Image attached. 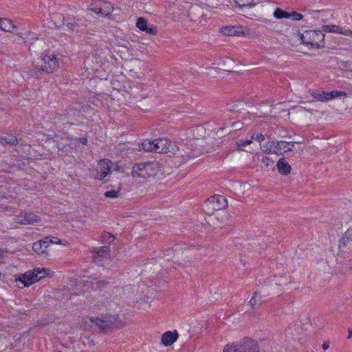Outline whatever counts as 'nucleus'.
<instances>
[{
	"label": "nucleus",
	"mask_w": 352,
	"mask_h": 352,
	"mask_svg": "<svg viewBox=\"0 0 352 352\" xmlns=\"http://www.w3.org/2000/svg\"><path fill=\"white\" fill-rule=\"evenodd\" d=\"M39 67L40 68H33L30 70L32 76L38 78L41 72L47 74L53 73L59 67L58 60L53 52L45 51L42 54Z\"/></svg>",
	"instance_id": "nucleus-1"
},
{
	"label": "nucleus",
	"mask_w": 352,
	"mask_h": 352,
	"mask_svg": "<svg viewBox=\"0 0 352 352\" xmlns=\"http://www.w3.org/2000/svg\"><path fill=\"white\" fill-rule=\"evenodd\" d=\"M90 322L98 326L100 331H105L111 328H121L124 322L118 315L105 314L101 317H91Z\"/></svg>",
	"instance_id": "nucleus-2"
},
{
	"label": "nucleus",
	"mask_w": 352,
	"mask_h": 352,
	"mask_svg": "<svg viewBox=\"0 0 352 352\" xmlns=\"http://www.w3.org/2000/svg\"><path fill=\"white\" fill-rule=\"evenodd\" d=\"M159 169V164L156 162L136 163L133 166L131 175L133 177L146 179L155 175Z\"/></svg>",
	"instance_id": "nucleus-3"
},
{
	"label": "nucleus",
	"mask_w": 352,
	"mask_h": 352,
	"mask_svg": "<svg viewBox=\"0 0 352 352\" xmlns=\"http://www.w3.org/2000/svg\"><path fill=\"white\" fill-rule=\"evenodd\" d=\"M324 34L320 30H307L300 34L302 43L319 48L324 43Z\"/></svg>",
	"instance_id": "nucleus-4"
},
{
	"label": "nucleus",
	"mask_w": 352,
	"mask_h": 352,
	"mask_svg": "<svg viewBox=\"0 0 352 352\" xmlns=\"http://www.w3.org/2000/svg\"><path fill=\"white\" fill-rule=\"evenodd\" d=\"M63 25L72 32H78L87 26V19L84 17L67 16L63 17Z\"/></svg>",
	"instance_id": "nucleus-5"
},
{
	"label": "nucleus",
	"mask_w": 352,
	"mask_h": 352,
	"mask_svg": "<svg viewBox=\"0 0 352 352\" xmlns=\"http://www.w3.org/2000/svg\"><path fill=\"white\" fill-rule=\"evenodd\" d=\"M16 281L19 284V287H29L38 281V274L33 272V271H29L19 276L16 279Z\"/></svg>",
	"instance_id": "nucleus-6"
},
{
	"label": "nucleus",
	"mask_w": 352,
	"mask_h": 352,
	"mask_svg": "<svg viewBox=\"0 0 352 352\" xmlns=\"http://www.w3.org/2000/svg\"><path fill=\"white\" fill-rule=\"evenodd\" d=\"M206 204L214 210H220L228 206V201L224 196L214 195L207 200Z\"/></svg>",
	"instance_id": "nucleus-7"
},
{
	"label": "nucleus",
	"mask_w": 352,
	"mask_h": 352,
	"mask_svg": "<svg viewBox=\"0 0 352 352\" xmlns=\"http://www.w3.org/2000/svg\"><path fill=\"white\" fill-rule=\"evenodd\" d=\"M270 148L268 150L266 148L265 152L267 153H276V154H282V151H292V148H289L290 143L285 141H279V142H269Z\"/></svg>",
	"instance_id": "nucleus-8"
},
{
	"label": "nucleus",
	"mask_w": 352,
	"mask_h": 352,
	"mask_svg": "<svg viewBox=\"0 0 352 352\" xmlns=\"http://www.w3.org/2000/svg\"><path fill=\"white\" fill-rule=\"evenodd\" d=\"M239 352H258L256 341L250 338H244L239 342Z\"/></svg>",
	"instance_id": "nucleus-9"
},
{
	"label": "nucleus",
	"mask_w": 352,
	"mask_h": 352,
	"mask_svg": "<svg viewBox=\"0 0 352 352\" xmlns=\"http://www.w3.org/2000/svg\"><path fill=\"white\" fill-rule=\"evenodd\" d=\"M110 248L104 245L100 248H93L91 252L93 254V259L95 261H100L104 258H108L110 256Z\"/></svg>",
	"instance_id": "nucleus-10"
},
{
	"label": "nucleus",
	"mask_w": 352,
	"mask_h": 352,
	"mask_svg": "<svg viewBox=\"0 0 352 352\" xmlns=\"http://www.w3.org/2000/svg\"><path fill=\"white\" fill-rule=\"evenodd\" d=\"M155 144L156 148L154 149V152L158 153H167L170 152V147L171 146V142L167 138H159L155 140Z\"/></svg>",
	"instance_id": "nucleus-11"
},
{
	"label": "nucleus",
	"mask_w": 352,
	"mask_h": 352,
	"mask_svg": "<svg viewBox=\"0 0 352 352\" xmlns=\"http://www.w3.org/2000/svg\"><path fill=\"white\" fill-rule=\"evenodd\" d=\"M89 10L96 14L109 16L113 12V6L110 2L102 1L100 3V7L91 8Z\"/></svg>",
	"instance_id": "nucleus-12"
},
{
	"label": "nucleus",
	"mask_w": 352,
	"mask_h": 352,
	"mask_svg": "<svg viewBox=\"0 0 352 352\" xmlns=\"http://www.w3.org/2000/svg\"><path fill=\"white\" fill-rule=\"evenodd\" d=\"M322 32H333L344 34L345 36H352V30H344L342 27L336 25H327L322 26Z\"/></svg>",
	"instance_id": "nucleus-13"
},
{
	"label": "nucleus",
	"mask_w": 352,
	"mask_h": 352,
	"mask_svg": "<svg viewBox=\"0 0 352 352\" xmlns=\"http://www.w3.org/2000/svg\"><path fill=\"white\" fill-rule=\"evenodd\" d=\"M179 334L176 330L173 331H166L161 338V342L166 346L172 345L178 338Z\"/></svg>",
	"instance_id": "nucleus-14"
},
{
	"label": "nucleus",
	"mask_w": 352,
	"mask_h": 352,
	"mask_svg": "<svg viewBox=\"0 0 352 352\" xmlns=\"http://www.w3.org/2000/svg\"><path fill=\"white\" fill-rule=\"evenodd\" d=\"M277 168L278 172L284 175H287L290 173L292 168L291 166L287 163L284 157H281L277 162Z\"/></svg>",
	"instance_id": "nucleus-15"
},
{
	"label": "nucleus",
	"mask_w": 352,
	"mask_h": 352,
	"mask_svg": "<svg viewBox=\"0 0 352 352\" xmlns=\"http://www.w3.org/2000/svg\"><path fill=\"white\" fill-rule=\"evenodd\" d=\"M41 242L43 248L44 249L45 254H47V248L49 247L50 244H60L61 241L57 237L48 236L43 238L41 240H39Z\"/></svg>",
	"instance_id": "nucleus-16"
},
{
	"label": "nucleus",
	"mask_w": 352,
	"mask_h": 352,
	"mask_svg": "<svg viewBox=\"0 0 352 352\" xmlns=\"http://www.w3.org/2000/svg\"><path fill=\"white\" fill-rule=\"evenodd\" d=\"M240 26H226L221 28V32L227 36H236L243 33Z\"/></svg>",
	"instance_id": "nucleus-17"
},
{
	"label": "nucleus",
	"mask_w": 352,
	"mask_h": 352,
	"mask_svg": "<svg viewBox=\"0 0 352 352\" xmlns=\"http://www.w3.org/2000/svg\"><path fill=\"white\" fill-rule=\"evenodd\" d=\"M346 246H352V229H348L340 241V248Z\"/></svg>",
	"instance_id": "nucleus-18"
},
{
	"label": "nucleus",
	"mask_w": 352,
	"mask_h": 352,
	"mask_svg": "<svg viewBox=\"0 0 352 352\" xmlns=\"http://www.w3.org/2000/svg\"><path fill=\"white\" fill-rule=\"evenodd\" d=\"M16 26L12 21L6 18H0V30L10 32Z\"/></svg>",
	"instance_id": "nucleus-19"
},
{
	"label": "nucleus",
	"mask_w": 352,
	"mask_h": 352,
	"mask_svg": "<svg viewBox=\"0 0 352 352\" xmlns=\"http://www.w3.org/2000/svg\"><path fill=\"white\" fill-rule=\"evenodd\" d=\"M112 165V161L107 158H104L98 162L100 170L108 174L111 172Z\"/></svg>",
	"instance_id": "nucleus-20"
},
{
	"label": "nucleus",
	"mask_w": 352,
	"mask_h": 352,
	"mask_svg": "<svg viewBox=\"0 0 352 352\" xmlns=\"http://www.w3.org/2000/svg\"><path fill=\"white\" fill-rule=\"evenodd\" d=\"M40 221V217L33 212H26L24 214L23 219L21 223L23 224H32Z\"/></svg>",
	"instance_id": "nucleus-21"
},
{
	"label": "nucleus",
	"mask_w": 352,
	"mask_h": 352,
	"mask_svg": "<svg viewBox=\"0 0 352 352\" xmlns=\"http://www.w3.org/2000/svg\"><path fill=\"white\" fill-rule=\"evenodd\" d=\"M310 94L317 100L321 102H326L329 100V99H327L328 96L326 95L328 92L320 90H312L310 91Z\"/></svg>",
	"instance_id": "nucleus-22"
},
{
	"label": "nucleus",
	"mask_w": 352,
	"mask_h": 352,
	"mask_svg": "<svg viewBox=\"0 0 352 352\" xmlns=\"http://www.w3.org/2000/svg\"><path fill=\"white\" fill-rule=\"evenodd\" d=\"M18 142V139L12 135H8V136L0 138V143L3 145L9 144L11 146H16Z\"/></svg>",
	"instance_id": "nucleus-23"
},
{
	"label": "nucleus",
	"mask_w": 352,
	"mask_h": 352,
	"mask_svg": "<svg viewBox=\"0 0 352 352\" xmlns=\"http://www.w3.org/2000/svg\"><path fill=\"white\" fill-rule=\"evenodd\" d=\"M116 239V237L111 233L104 231L101 234V242L103 244H112Z\"/></svg>",
	"instance_id": "nucleus-24"
},
{
	"label": "nucleus",
	"mask_w": 352,
	"mask_h": 352,
	"mask_svg": "<svg viewBox=\"0 0 352 352\" xmlns=\"http://www.w3.org/2000/svg\"><path fill=\"white\" fill-rule=\"evenodd\" d=\"M142 148L147 152H154V149L156 148L155 144V140L151 141L150 140H146L142 143Z\"/></svg>",
	"instance_id": "nucleus-25"
},
{
	"label": "nucleus",
	"mask_w": 352,
	"mask_h": 352,
	"mask_svg": "<svg viewBox=\"0 0 352 352\" xmlns=\"http://www.w3.org/2000/svg\"><path fill=\"white\" fill-rule=\"evenodd\" d=\"M289 12H287L281 8H277L274 12V16L276 19H289Z\"/></svg>",
	"instance_id": "nucleus-26"
},
{
	"label": "nucleus",
	"mask_w": 352,
	"mask_h": 352,
	"mask_svg": "<svg viewBox=\"0 0 352 352\" xmlns=\"http://www.w3.org/2000/svg\"><path fill=\"white\" fill-rule=\"evenodd\" d=\"M33 272L36 273L38 274V280H40L41 278L46 277L49 275L50 270L45 269V268H34L33 270Z\"/></svg>",
	"instance_id": "nucleus-27"
},
{
	"label": "nucleus",
	"mask_w": 352,
	"mask_h": 352,
	"mask_svg": "<svg viewBox=\"0 0 352 352\" xmlns=\"http://www.w3.org/2000/svg\"><path fill=\"white\" fill-rule=\"evenodd\" d=\"M326 95L328 96L327 99L330 100L340 96H346V94L342 91H331L328 92V94Z\"/></svg>",
	"instance_id": "nucleus-28"
},
{
	"label": "nucleus",
	"mask_w": 352,
	"mask_h": 352,
	"mask_svg": "<svg viewBox=\"0 0 352 352\" xmlns=\"http://www.w3.org/2000/svg\"><path fill=\"white\" fill-rule=\"evenodd\" d=\"M223 352H239V344H228L224 349Z\"/></svg>",
	"instance_id": "nucleus-29"
},
{
	"label": "nucleus",
	"mask_w": 352,
	"mask_h": 352,
	"mask_svg": "<svg viewBox=\"0 0 352 352\" xmlns=\"http://www.w3.org/2000/svg\"><path fill=\"white\" fill-rule=\"evenodd\" d=\"M235 3L239 8H243L247 6H252L254 4L253 3V0H234Z\"/></svg>",
	"instance_id": "nucleus-30"
},
{
	"label": "nucleus",
	"mask_w": 352,
	"mask_h": 352,
	"mask_svg": "<svg viewBox=\"0 0 352 352\" xmlns=\"http://www.w3.org/2000/svg\"><path fill=\"white\" fill-rule=\"evenodd\" d=\"M32 250L38 254H45L44 249L43 248V246L41 245V242L39 241H36L33 243Z\"/></svg>",
	"instance_id": "nucleus-31"
},
{
	"label": "nucleus",
	"mask_w": 352,
	"mask_h": 352,
	"mask_svg": "<svg viewBox=\"0 0 352 352\" xmlns=\"http://www.w3.org/2000/svg\"><path fill=\"white\" fill-rule=\"evenodd\" d=\"M147 25H148V23L145 19H144L142 17H140L138 19L137 22H136V26L140 30L144 32L145 28H146Z\"/></svg>",
	"instance_id": "nucleus-32"
},
{
	"label": "nucleus",
	"mask_w": 352,
	"mask_h": 352,
	"mask_svg": "<svg viewBox=\"0 0 352 352\" xmlns=\"http://www.w3.org/2000/svg\"><path fill=\"white\" fill-rule=\"evenodd\" d=\"M144 32L151 35H156L157 34V29L156 26L148 23Z\"/></svg>",
	"instance_id": "nucleus-33"
},
{
	"label": "nucleus",
	"mask_w": 352,
	"mask_h": 352,
	"mask_svg": "<svg viewBox=\"0 0 352 352\" xmlns=\"http://www.w3.org/2000/svg\"><path fill=\"white\" fill-rule=\"evenodd\" d=\"M121 184H120L119 189H120ZM120 190H111L105 192L104 196L108 198H117L119 196Z\"/></svg>",
	"instance_id": "nucleus-34"
},
{
	"label": "nucleus",
	"mask_w": 352,
	"mask_h": 352,
	"mask_svg": "<svg viewBox=\"0 0 352 352\" xmlns=\"http://www.w3.org/2000/svg\"><path fill=\"white\" fill-rule=\"evenodd\" d=\"M252 142V140H239V142H236V146L237 149L243 150V147L250 144Z\"/></svg>",
	"instance_id": "nucleus-35"
},
{
	"label": "nucleus",
	"mask_w": 352,
	"mask_h": 352,
	"mask_svg": "<svg viewBox=\"0 0 352 352\" xmlns=\"http://www.w3.org/2000/svg\"><path fill=\"white\" fill-rule=\"evenodd\" d=\"M289 14V18L291 17L294 21H299L303 18L302 14L295 11L292 12Z\"/></svg>",
	"instance_id": "nucleus-36"
},
{
	"label": "nucleus",
	"mask_w": 352,
	"mask_h": 352,
	"mask_svg": "<svg viewBox=\"0 0 352 352\" xmlns=\"http://www.w3.org/2000/svg\"><path fill=\"white\" fill-rule=\"evenodd\" d=\"M252 139L255 140L258 142H262L265 140V136L262 133H256L254 134L252 137Z\"/></svg>",
	"instance_id": "nucleus-37"
},
{
	"label": "nucleus",
	"mask_w": 352,
	"mask_h": 352,
	"mask_svg": "<svg viewBox=\"0 0 352 352\" xmlns=\"http://www.w3.org/2000/svg\"><path fill=\"white\" fill-rule=\"evenodd\" d=\"M262 163L265 166H271L274 164V161L272 160H271L270 157H264L263 159H262Z\"/></svg>",
	"instance_id": "nucleus-38"
},
{
	"label": "nucleus",
	"mask_w": 352,
	"mask_h": 352,
	"mask_svg": "<svg viewBox=\"0 0 352 352\" xmlns=\"http://www.w3.org/2000/svg\"><path fill=\"white\" fill-rule=\"evenodd\" d=\"M109 281L107 280H100V281H98L96 283V285H97V287L98 289H102L104 288L107 285L109 284Z\"/></svg>",
	"instance_id": "nucleus-39"
},
{
	"label": "nucleus",
	"mask_w": 352,
	"mask_h": 352,
	"mask_svg": "<svg viewBox=\"0 0 352 352\" xmlns=\"http://www.w3.org/2000/svg\"><path fill=\"white\" fill-rule=\"evenodd\" d=\"M257 296V292H254L253 296L249 301V305L253 308L256 305V297Z\"/></svg>",
	"instance_id": "nucleus-40"
},
{
	"label": "nucleus",
	"mask_w": 352,
	"mask_h": 352,
	"mask_svg": "<svg viewBox=\"0 0 352 352\" xmlns=\"http://www.w3.org/2000/svg\"><path fill=\"white\" fill-rule=\"evenodd\" d=\"M75 141L78 142L83 145H86L88 142L87 138H76Z\"/></svg>",
	"instance_id": "nucleus-41"
},
{
	"label": "nucleus",
	"mask_w": 352,
	"mask_h": 352,
	"mask_svg": "<svg viewBox=\"0 0 352 352\" xmlns=\"http://www.w3.org/2000/svg\"><path fill=\"white\" fill-rule=\"evenodd\" d=\"M107 175L108 173L100 170V172L98 173V179L100 180L104 179Z\"/></svg>",
	"instance_id": "nucleus-42"
},
{
	"label": "nucleus",
	"mask_w": 352,
	"mask_h": 352,
	"mask_svg": "<svg viewBox=\"0 0 352 352\" xmlns=\"http://www.w3.org/2000/svg\"><path fill=\"white\" fill-rule=\"evenodd\" d=\"M113 170L121 173H124V167L122 166H119L118 164L116 165V167L113 168Z\"/></svg>",
	"instance_id": "nucleus-43"
},
{
	"label": "nucleus",
	"mask_w": 352,
	"mask_h": 352,
	"mask_svg": "<svg viewBox=\"0 0 352 352\" xmlns=\"http://www.w3.org/2000/svg\"><path fill=\"white\" fill-rule=\"evenodd\" d=\"M102 1H101V0H93L91 6H92V8L100 7V3Z\"/></svg>",
	"instance_id": "nucleus-44"
},
{
	"label": "nucleus",
	"mask_w": 352,
	"mask_h": 352,
	"mask_svg": "<svg viewBox=\"0 0 352 352\" xmlns=\"http://www.w3.org/2000/svg\"><path fill=\"white\" fill-rule=\"evenodd\" d=\"M329 341H325L322 343V347L324 350H327L329 347Z\"/></svg>",
	"instance_id": "nucleus-45"
},
{
	"label": "nucleus",
	"mask_w": 352,
	"mask_h": 352,
	"mask_svg": "<svg viewBox=\"0 0 352 352\" xmlns=\"http://www.w3.org/2000/svg\"><path fill=\"white\" fill-rule=\"evenodd\" d=\"M237 105H232L231 108L229 109L230 111H238L239 109L236 108Z\"/></svg>",
	"instance_id": "nucleus-46"
},
{
	"label": "nucleus",
	"mask_w": 352,
	"mask_h": 352,
	"mask_svg": "<svg viewBox=\"0 0 352 352\" xmlns=\"http://www.w3.org/2000/svg\"><path fill=\"white\" fill-rule=\"evenodd\" d=\"M124 147H125V145H124V144H118V145L117 148H118V149H119V150H122V149H124Z\"/></svg>",
	"instance_id": "nucleus-47"
},
{
	"label": "nucleus",
	"mask_w": 352,
	"mask_h": 352,
	"mask_svg": "<svg viewBox=\"0 0 352 352\" xmlns=\"http://www.w3.org/2000/svg\"><path fill=\"white\" fill-rule=\"evenodd\" d=\"M348 333H349V335H348L347 338L349 339L352 337V329H349Z\"/></svg>",
	"instance_id": "nucleus-48"
},
{
	"label": "nucleus",
	"mask_w": 352,
	"mask_h": 352,
	"mask_svg": "<svg viewBox=\"0 0 352 352\" xmlns=\"http://www.w3.org/2000/svg\"><path fill=\"white\" fill-rule=\"evenodd\" d=\"M290 143V145H289V148H294V144L295 142H289Z\"/></svg>",
	"instance_id": "nucleus-49"
},
{
	"label": "nucleus",
	"mask_w": 352,
	"mask_h": 352,
	"mask_svg": "<svg viewBox=\"0 0 352 352\" xmlns=\"http://www.w3.org/2000/svg\"><path fill=\"white\" fill-rule=\"evenodd\" d=\"M342 65L343 67H346V63H342Z\"/></svg>",
	"instance_id": "nucleus-50"
},
{
	"label": "nucleus",
	"mask_w": 352,
	"mask_h": 352,
	"mask_svg": "<svg viewBox=\"0 0 352 352\" xmlns=\"http://www.w3.org/2000/svg\"><path fill=\"white\" fill-rule=\"evenodd\" d=\"M46 323H41V325H45Z\"/></svg>",
	"instance_id": "nucleus-51"
}]
</instances>
